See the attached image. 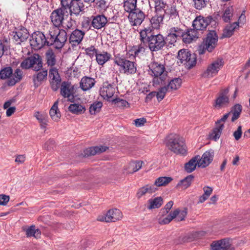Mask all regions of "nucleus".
I'll return each instance as SVG.
<instances>
[{
    "label": "nucleus",
    "instance_id": "nucleus-1",
    "mask_svg": "<svg viewBox=\"0 0 250 250\" xmlns=\"http://www.w3.org/2000/svg\"><path fill=\"white\" fill-rule=\"evenodd\" d=\"M141 42L147 44L151 52L161 50L166 44L164 37L160 34H154L153 30L150 27L145 28L139 33Z\"/></svg>",
    "mask_w": 250,
    "mask_h": 250
},
{
    "label": "nucleus",
    "instance_id": "nucleus-2",
    "mask_svg": "<svg viewBox=\"0 0 250 250\" xmlns=\"http://www.w3.org/2000/svg\"><path fill=\"white\" fill-rule=\"evenodd\" d=\"M153 1L165 18L172 21H177L180 20L179 12L181 6L178 1H167L166 0H153Z\"/></svg>",
    "mask_w": 250,
    "mask_h": 250
},
{
    "label": "nucleus",
    "instance_id": "nucleus-3",
    "mask_svg": "<svg viewBox=\"0 0 250 250\" xmlns=\"http://www.w3.org/2000/svg\"><path fill=\"white\" fill-rule=\"evenodd\" d=\"M47 39L48 46L52 45L56 49H61L67 41V33L63 29L52 27L48 31Z\"/></svg>",
    "mask_w": 250,
    "mask_h": 250
},
{
    "label": "nucleus",
    "instance_id": "nucleus-4",
    "mask_svg": "<svg viewBox=\"0 0 250 250\" xmlns=\"http://www.w3.org/2000/svg\"><path fill=\"white\" fill-rule=\"evenodd\" d=\"M148 66L149 74L154 77L153 85L156 86L165 84V77L167 75L165 65L160 62L153 61Z\"/></svg>",
    "mask_w": 250,
    "mask_h": 250
},
{
    "label": "nucleus",
    "instance_id": "nucleus-5",
    "mask_svg": "<svg viewBox=\"0 0 250 250\" xmlns=\"http://www.w3.org/2000/svg\"><path fill=\"white\" fill-rule=\"evenodd\" d=\"M114 62L119 66V71L127 75L135 74L137 71V64L127 60L124 56L117 54L115 56Z\"/></svg>",
    "mask_w": 250,
    "mask_h": 250
},
{
    "label": "nucleus",
    "instance_id": "nucleus-6",
    "mask_svg": "<svg viewBox=\"0 0 250 250\" xmlns=\"http://www.w3.org/2000/svg\"><path fill=\"white\" fill-rule=\"evenodd\" d=\"M218 37L215 30H209L206 37L203 40L201 44L198 47L199 55L204 54L206 51L211 52L216 47Z\"/></svg>",
    "mask_w": 250,
    "mask_h": 250
},
{
    "label": "nucleus",
    "instance_id": "nucleus-7",
    "mask_svg": "<svg viewBox=\"0 0 250 250\" xmlns=\"http://www.w3.org/2000/svg\"><path fill=\"white\" fill-rule=\"evenodd\" d=\"M167 146L171 151L177 154H187V147L183 138L178 136L170 138L166 143Z\"/></svg>",
    "mask_w": 250,
    "mask_h": 250
},
{
    "label": "nucleus",
    "instance_id": "nucleus-8",
    "mask_svg": "<svg viewBox=\"0 0 250 250\" xmlns=\"http://www.w3.org/2000/svg\"><path fill=\"white\" fill-rule=\"evenodd\" d=\"M177 59L181 63L185 65L189 69L195 66L197 62L196 55L191 54L187 49H181L178 51Z\"/></svg>",
    "mask_w": 250,
    "mask_h": 250
},
{
    "label": "nucleus",
    "instance_id": "nucleus-9",
    "mask_svg": "<svg viewBox=\"0 0 250 250\" xmlns=\"http://www.w3.org/2000/svg\"><path fill=\"white\" fill-rule=\"evenodd\" d=\"M20 66L22 69H28L32 67L34 70L38 71L42 67V59L38 54H34L24 59Z\"/></svg>",
    "mask_w": 250,
    "mask_h": 250
},
{
    "label": "nucleus",
    "instance_id": "nucleus-10",
    "mask_svg": "<svg viewBox=\"0 0 250 250\" xmlns=\"http://www.w3.org/2000/svg\"><path fill=\"white\" fill-rule=\"evenodd\" d=\"M217 23L216 16H209L207 17H197L193 21L192 26L197 32L198 30H204L209 24L215 25Z\"/></svg>",
    "mask_w": 250,
    "mask_h": 250
},
{
    "label": "nucleus",
    "instance_id": "nucleus-11",
    "mask_svg": "<svg viewBox=\"0 0 250 250\" xmlns=\"http://www.w3.org/2000/svg\"><path fill=\"white\" fill-rule=\"evenodd\" d=\"M224 64V62L223 59H217L208 66L207 69L202 73V77L209 79L213 77L218 74Z\"/></svg>",
    "mask_w": 250,
    "mask_h": 250
},
{
    "label": "nucleus",
    "instance_id": "nucleus-12",
    "mask_svg": "<svg viewBox=\"0 0 250 250\" xmlns=\"http://www.w3.org/2000/svg\"><path fill=\"white\" fill-rule=\"evenodd\" d=\"M47 38L48 34L45 36L40 31L34 32L30 40V45L35 49H41L44 46H48Z\"/></svg>",
    "mask_w": 250,
    "mask_h": 250
},
{
    "label": "nucleus",
    "instance_id": "nucleus-13",
    "mask_svg": "<svg viewBox=\"0 0 250 250\" xmlns=\"http://www.w3.org/2000/svg\"><path fill=\"white\" fill-rule=\"evenodd\" d=\"M68 14V11L65 10L60 7L53 10L50 16L51 22L53 24L52 27L59 28L62 25L64 20V15Z\"/></svg>",
    "mask_w": 250,
    "mask_h": 250
},
{
    "label": "nucleus",
    "instance_id": "nucleus-14",
    "mask_svg": "<svg viewBox=\"0 0 250 250\" xmlns=\"http://www.w3.org/2000/svg\"><path fill=\"white\" fill-rule=\"evenodd\" d=\"M229 89L227 88L222 89L218 93L213 106L218 109L228 106L229 103Z\"/></svg>",
    "mask_w": 250,
    "mask_h": 250
},
{
    "label": "nucleus",
    "instance_id": "nucleus-15",
    "mask_svg": "<svg viewBox=\"0 0 250 250\" xmlns=\"http://www.w3.org/2000/svg\"><path fill=\"white\" fill-rule=\"evenodd\" d=\"M60 94L68 101L74 102L75 101L74 86L68 82H63L61 84Z\"/></svg>",
    "mask_w": 250,
    "mask_h": 250
},
{
    "label": "nucleus",
    "instance_id": "nucleus-16",
    "mask_svg": "<svg viewBox=\"0 0 250 250\" xmlns=\"http://www.w3.org/2000/svg\"><path fill=\"white\" fill-rule=\"evenodd\" d=\"M122 218V213L118 209L114 208L109 210L105 214L99 216L98 220L106 222H116Z\"/></svg>",
    "mask_w": 250,
    "mask_h": 250
},
{
    "label": "nucleus",
    "instance_id": "nucleus-17",
    "mask_svg": "<svg viewBox=\"0 0 250 250\" xmlns=\"http://www.w3.org/2000/svg\"><path fill=\"white\" fill-rule=\"evenodd\" d=\"M68 10H69V15L71 17L70 20L72 21V17H79L84 11L83 2L82 0H75L67 8Z\"/></svg>",
    "mask_w": 250,
    "mask_h": 250
},
{
    "label": "nucleus",
    "instance_id": "nucleus-18",
    "mask_svg": "<svg viewBox=\"0 0 250 250\" xmlns=\"http://www.w3.org/2000/svg\"><path fill=\"white\" fill-rule=\"evenodd\" d=\"M144 12L138 8L135 10L134 12L129 13L128 16V20L132 26H135L141 25L145 19Z\"/></svg>",
    "mask_w": 250,
    "mask_h": 250
},
{
    "label": "nucleus",
    "instance_id": "nucleus-19",
    "mask_svg": "<svg viewBox=\"0 0 250 250\" xmlns=\"http://www.w3.org/2000/svg\"><path fill=\"white\" fill-rule=\"evenodd\" d=\"M214 155V152L212 149H210L205 151L201 157L199 156V159L198 160V167L205 168L208 166L213 161Z\"/></svg>",
    "mask_w": 250,
    "mask_h": 250
},
{
    "label": "nucleus",
    "instance_id": "nucleus-20",
    "mask_svg": "<svg viewBox=\"0 0 250 250\" xmlns=\"http://www.w3.org/2000/svg\"><path fill=\"white\" fill-rule=\"evenodd\" d=\"M49 77L51 79V86L53 91H57L60 87L61 79L58 73V69L54 67H51L49 72Z\"/></svg>",
    "mask_w": 250,
    "mask_h": 250
},
{
    "label": "nucleus",
    "instance_id": "nucleus-21",
    "mask_svg": "<svg viewBox=\"0 0 250 250\" xmlns=\"http://www.w3.org/2000/svg\"><path fill=\"white\" fill-rule=\"evenodd\" d=\"M11 36L17 44H20L21 42H23L28 39L29 33L26 28L22 27L19 29H16L12 32Z\"/></svg>",
    "mask_w": 250,
    "mask_h": 250
},
{
    "label": "nucleus",
    "instance_id": "nucleus-22",
    "mask_svg": "<svg viewBox=\"0 0 250 250\" xmlns=\"http://www.w3.org/2000/svg\"><path fill=\"white\" fill-rule=\"evenodd\" d=\"M210 247V250H233L229 240L226 239L213 241Z\"/></svg>",
    "mask_w": 250,
    "mask_h": 250
},
{
    "label": "nucleus",
    "instance_id": "nucleus-23",
    "mask_svg": "<svg viewBox=\"0 0 250 250\" xmlns=\"http://www.w3.org/2000/svg\"><path fill=\"white\" fill-rule=\"evenodd\" d=\"M155 15L150 20V22L152 25L151 28H158L161 24L163 23L164 19L165 18L161 11L159 9L157 6L154 4Z\"/></svg>",
    "mask_w": 250,
    "mask_h": 250
},
{
    "label": "nucleus",
    "instance_id": "nucleus-24",
    "mask_svg": "<svg viewBox=\"0 0 250 250\" xmlns=\"http://www.w3.org/2000/svg\"><path fill=\"white\" fill-rule=\"evenodd\" d=\"M85 32L81 30L76 29L71 34L69 40L72 46L79 45L83 39Z\"/></svg>",
    "mask_w": 250,
    "mask_h": 250
},
{
    "label": "nucleus",
    "instance_id": "nucleus-25",
    "mask_svg": "<svg viewBox=\"0 0 250 250\" xmlns=\"http://www.w3.org/2000/svg\"><path fill=\"white\" fill-rule=\"evenodd\" d=\"M92 26L96 29H100L104 27L107 22V18L103 15L92 16Z\"/></svg>",
    "mask_w": 250,
    "mask_h": 250
},
{
    "label": "nucleus",
    "instance_id": "nucleus-26",
    "mask_svg": "<svg viewBox=\"0 0 250 250\" xmlns=\"http://www.w3.org/2000/svg\"><path fill=\"white\" fill-rule=\"evenodd\" d=\"M108 149L107 146H100L88 147L84 151V156L88 157L104 152Z\"/></svg>",
    "mask_w": 250,
    "mask_h": 250
},
{
    "label": "nucleus",
    "instance_id": "nucleus-27",
    "mask_svg": "<svg viewBox=\"0 0 250 250\" xmlns=\"http://www.w3.org/2000/svg\"><path fill=\"white\" fill-rule=\"evenodd\" d=\"M95 83L94 79L85 76L81 79L80 85L83 91H87L91 89L94 85Z\"/></svg>",
    "mask_w": 250,
    "mask_h": 250
},
{
    "label": "nucleus",
    "instance_id": "nucleus-28",
    "mask_svg": "<svg viewBox=\"0 0 250 250\" xmlns=\"http://www.w3.org/2000/svg\"><path fill=\"white\" fill-rule=\"evenodd\" d=\"M23 72L19 68H17L13 75L12 78H9L6 83L8 86H14L16 83L20 82L22 78Z\"/></svg>",
    "mask_w": 250,
    "mask_h": 250
},
{
    "label": "nucleus",
    "instance_id": "nucleus-29",
    "mask_svg": "<svg viewBox=\"0 0 250 250\" xmlns=\"http://www.w3.org/2000/svg\"><path fill=\"white\" fill-rule=\"evenodd\" d=\"M197 38V33L193 29H188L186 32L184 31L182 40L186 43H190L195 38Z\"/></svg>",
    "mask_w": 250,
    "mask_h": 250
},
{
    "label": "nucleus",
    "instance_id": "nucleus-30",
    "mask_svg": "<svg viewBox=\"0 0 250 250\" xmlns=\"http://www.w3.org/2000/svg\"><path fill=\"white\" fill-rule=\"evenodd\" d=\"M157 190L158 188L154 187V185H146L138 189L136 194V196L138 198H140L146 193H152Z\"/></svg>",
    "mask_w": 250,
    "mask_h": 250
},
{
    "label": "nucleus",
    "instance_id": "nucleus-31",
    "mask_svg": "<svg viewBox=\"0 0 250 250\" xmlns=\"http://www.w3.org/2000/svg\"><path fill=\"white\" fill-rule=\"evenodd\" d=\"M46 64L48 66L54 67L56 63V56L54 51L49 49L45 54Z\"/></svg>",
    "mask_w": 250,
    "mask_h": 250
},
{
    "label": "nucleus",
    "instance_id": "nucleus-32",
    "mask_svg": "<svg viewBox=\"0 0 250 250\" xmlns=\"http://www.w3.org/2000/svg\"><path fill=\"white\" fill-rule=\"evenodd\" d=\"M110 57L111 55L107 52L98 51L96 53V60L98 64L103 65L110 59Z\"/></svg>",
    "mask_w": 250,
    "mask_h": 250
},
{
    "label": "nucleus",
    "instance_id": "nucleus-33",
    "mask_svg": "<svg viewBox=\"0 0 250 250\" xmlns=\"http://www.w3.org/2000/svg\"><path fill=\"white\" fill-rule=\"evenodd\" d=\"M239 28L238 22H233L227 25L223 30L222 37L229 38L232 36L235 29Z\"/></svg>",
    "mask_w": 250,
    "mask_h": 250
},
{
    "label": "nucleus",
    "instance_id": "nucleus-34",
    "mask_svg": "<svg viewBox=\"0 0 250 250\" xmlns=\"http://www.w3.org/2000/svg\"><path fill=\"white\" fill-rule=\"evenodd\" d=\"M224 127V124L216 125V127L212 129L211 132L209 134V138L214 141L218 140L220 137Z\"/></svg>",
    "mask_w": 250,
    "mask_h": 250
},
{
    "label": "nucleus",
    "instance_id": "nucleus-35",
    "mask_svg": "<svg viewBox=\"0 0 250 250\" xmlns=\"http://www.w3.org/2000/svg\"><path fill=\"white\" fill-rule=\"evenodd\" d=\"M58 101H56L49 111V115L51 119L56 122H58L61 117V113L58 108Z\"/></svg>",
    "mask_w": 250,
    "mask_h": 250
},
{
    "label": "nucleus",
    "instance_id": "nucleus-36",
    "mask_svg": "<svg viewBox=\"0 0 250 250\" xmlns=\"http://www.w3.org/2000/svg\"><path fill=\"white\" fill-rule=\"evenodd\" d=\"M199 159V155L196 156L191 159L188 163L185 165V169L188 173H190L194 171L198 166V161Z\"/></svg>",
    "mask_w": 250,
    "mask_h": 250
},
{
    "label": "nucleus",
    "instance_id": "nucleus-37",
    "mask_svg": "<svg viewBox=\"0 0 250 250\" xmlns=\"http://www.w3.org/2000/svg\"><path fill=\"white\" fill-rule=\"evenodd\" d=\"M194 176L192 175H188L184 179L180 180L177 184L176 187L177 188H181V189H186L191 185Z\"/></svg>",
    "mask_w": 250,
    "mask_h": 250
},
{
    "label": "nucleus",
    "instance_id": "nucleus-38",
    "mask_svg": "<svg viewBox=\"0 0 250 250\" xmlns=\"http://www.w3.org/2000/svg\"><path fill=\"white\" fill-rule=\"evenodd\" d=\"M115 92V89L111 84L104 87L101 91V95L104 98L110 99L112 97Z\"/></svg>",
    "mask_w": 250,
    "mask_h": 250
},
{
    "label": "nucleus",
    "instance_id": "nucleus-39",
    "mask_svg": "<svg viewBox=\"0 0 250 250\" xmlns=\"http://www.w3.org/2000/svg\"><path fill=\"white\" fill-rule=\"evenodd\" d=\"M124 7L125 10L129 14L134 12L135 10L138 9L137 7V0H127L124 2Z\"/></svg>",
    "mask_w": 250,
    "mask_h": 250
},
{
    "label": "nucleus",
    "instance_id": "nucleus-40",
    "mask_svg": "<svg viewBox=\"0 0 250 250\" xmlns=\"http://www.w3.org/2000/svg\"><path fill=\"white\" fill-rule=\"evenodd\" d=\"M242 110V106L239 104H235L231 107L230 113H232V117L231 118V122H234L240 116Z\"/></svg>",
    "mask_w": 250,
    "mask_h": 250
},
{
    "label": "nucleus",
    "instance_id": "nucleus-41",
    "mask_svg": "<svg viewBox=\"0 0 250 250\" xmlns=\"http://www.w3.org/2000/svg\"><path fill=\"white\" fill-rule=\"evenodd\" d=\"M148 202L149 205L147 208L151 209L159 208L163 203V200L161 197H157L154 199H150Z\"/></svg>",
    "mask_w": 250,
    "mask_h": 250
},
{
    "label": "nucleus",
    "instance_id": "nucleus-42",
    "mask_svg": "<svg viewBox=\"0 0 250 250\" xmlns=\"http://www.w3.org/2000/svg\"><path fill=\"white\" fill-rule=\"evenodd\" d=\"M69 111L75 114H81L83 113L85 110V107L78 104H71L68 107Z\"/></svg>",
    "mask_w": 250,
    "mask_h": 250
},
{
    "label": "nucleus",
    "instance_id": "nucleus-43",
    "mask_svg": "<svg viewBox=\"0 0 250 250\" xmlns=\"http://www.w3.org/2000/svg\"><path fill=\"white\" fill-rule=\"evenodd\" d=\"M23 230L26 232V235L28 237L34 236L35 238H38L40 237L41 231L39 229H36L34 225H32Z\"/></svg>",
    "mask_w": 250,
    "mask_h": 250
},
{
    "label": "nucleus",
    "instance_id": "nucleus-44",
    "mask_svg": "<svg viewBox=\"0 0 250 250\" xmlns=\"http://www.w3.org/2000/svg\"><path fill=\"white\" fill-rule=\"evenodd\" d=\"M177 211L171 212L167 217L165 218H160L158 219V222L160 225H166L170 223L173 219L175 218L178 214Z\"/></svg>",
    "mask_w": 250,
    "mask_h": 250
},
{
    "label": "nucleus",
    "instance_id": "nucleus-45",
    "mask_svg": "<svg viewBox=\"0 0 250 250\" xmlns=\"http://www.w3.org/2000/svg\"><path fill=\"white\" fill-rule=\"evenodd\" d=\"M47 76V70L46 69H42V71L38 72L36 75L33 76V82L35 84L36 82H41L46 79Z\"/></svg>",
    "mask_w": 250,
    "mask_h": 250
},
{
    "label": "nucleus",
    "instance_id": "nucleus-46",
    "mask_svg": "<svg viewBox=\"0 0 250 250\" xmlns=\"http://www.w3.org/2000/svg\"><path fill=\"white\" fill-rule=\"evenodd\" d=\"M172 180V178L169 177H160L156 179L153 185L155 187L165 186L169 183Z\"/></svg>",
    "mask_w": 250,
    "mask_h": 250
},
{
    "label": "nucleus",
    "instance_id": "nucleus-47",
    "mask_svg": "<svg viewBox=\"0 0 250 250\" xmlns=\"http://www.w3.org/2000/svg\"><path fill=\"white\" fill-rule=\"evenodd\" d=\"M182 83V79L179 78H176L171 79L167 84L170 90H177L181 85Z\"/></svg>",
    "mask_w": 250,
    "mask_h": 250
},
{
    "label": "nucleus",
    "instance_id": "nucleus-48",
    "mask_svg": "<svg viewBox=\"0 0 250 250\" xmlns=\"http://www.w3.org/2000/svg\"><path fill=\"white\" fill-rule=\"evenodd\" d=\"M233 8L232 6H229L224 10L222 18L225 22H229L233 15Z\"/></svg>",
    "mask_w": 250,
    "mask_h": 250
},
{
    "label": "nucleus",
    "instance_id": "nucleus-49",
    "mask_svg": "<svg viewBox=\"0 0 250 250\" xmlns=\"http://www.w3.org/2000/svg\"><path fill=\"white\" fill-rule=\"evenodd\" d=\"M13 74V70L11 67L8 66L4 67L1 69L0 71V78L1 79L4 80L7 78L8 79L10 76H12Z\"/></svg>",
    "mask_w": 250,
    "mask_h": 250
},
{
    "label": "nucleus",
    "instance_id": "nucleus-50",
    "mask_svg": "<svg viewBox=\"0 0 250 250\" xmlns=\"http://www.w3.org/2000/svg\"><path fill=\"white\" fill-rule=\"evenodd\" d=\"M145 46H147V44H144L141 42V43L138 45L133 46L131 51L132 53H133L135 57L137 56L140 53H143L145 52Z\"/></svg>",
    "mask_w": 250,
    "mask_h": 250
},
{
    "label": "nucleus",
    "instance_id": "nucleus-51",
    "mask_svg": "<svg viewBox=\"0 0 250 250\" xmlns=\"http://www.w3.org/2000/svg\"><path fill=\"white\" fill-rule=\"evenodd\" d=\"M103 106V104L101 102H96L91 104L89 107V112L91 115H94L96 113L100 112Z\"/></svg>",
    "mask_w": 250,
    "mask_h": 250
},
{
    "label": "nucleus",
    "instance_id": "nucleus-52",
    "mask_svg": "<svg viewBox=\"0 0 250 250\" xmlns=\"http://www.w3.org/2000/svg\"><path fill=\"white\" fill-rule=\"evenodd\" d=\"M169 32L178 39L182 38L184 30L178 27H173L169 29Z\"/></svg>",
    "mask_w": 250,
    "mask_h": 250
},
{
    "label": "nucleus",
    "instance_id": "nucleus-53",
    "mask_svg": "<svg viewBox=\"0 0 250 250\" xmlns=\"http://www.w3.org/2000/svg\"><path fill=\"white\" fill-rule=\"evenodd\" d=\"M94 3L95 7L100 11H104L107 7L105 0H96Z\"/></svg>",
    "mask_w": 250,
    "mask_h": 250
},
{
    "label": "nucleus",
    "instance_id": "nucleus-54",
    "mask_svg": "<svg viewBox=\"0 0 250 250\" xmlns=\"http://www.w3.org/2000/svg\"><path fill=\"white\" fill-rule=\"evenodd\" d=\"M194 7L196 9L201 10L205 7L209 0H193Z\"/></svg>",
    "mask_w": 250,
    "mask_h": 250
},
{
    "label": "nucleus",
    "instance_id": "nucleus-55",
    "mask_svg": "<svg viewBox=\"0 0 250 250\" xmlns=\"http://www.w3.org/2000/svg\"><path fill=\"white\" fill-rule=\"evenodd\" d=\"M81 25L83 29L88 31L92 26V19L88 17L84 18L82 21Z\"/></svg>",
    "mask_w": 250,
    "mask_h": 250
},
{
    "label": "nucleus",
    "instance_id": "nucleus-56",
    "mask_svg": "<svg viewBox=\"0 0 250 250\" xmlns=\"http://www.w3.org/2000/svg\"><path fill=\"white\" fill-rule=\"evenodd\" d=\"M174 211H177L178 212L177 216L175 218L177 221L184 220L187 214V209H185L183 210H180L179 209H176Z\"/></svg>",
    "mask_w": 250,
    "mask_h": 250
},
{
    "label": "nucleus",
    "instance_id": "nucleus-57",
    "mask_svg": "<svg viewBox=\"0 0 250 250\" xmlns=\"http://www.w3.org/2000/svg\"><path fill=\"white\" fill-rule=\"evenodd\" d=\"M85 52L87 55L89 56L91 58H92L94 56H96V53H97L98 51L94 46L91 45L86 48L85 49Z\"/></svg>",
    "mask_w": 250,
    "mask_h": 250
},
{
    "label": "nucleus",
    "instance_id": "nucleus-58",
    "mask_svg": "<svg viewBox=\"0 0 250 250\" xmlns=\"http://www.w3.org/2000/svg\"><path fill=\"white\" fill-rule=\"evenodd\" d=\"M35 116L41 124H44V127H46L47 122L46 116L43 115L38 112L35 113Z\"/></svg>",
    "mask_w": 250,
    "mask_h": 250
},
{
    "label": "nucleus",
    "instance_id": "nucleus-59",
    "mask_svg": "<svg viewBox=\"0 0 250 250\" xmlns=\"http://www.w3.org/2000/svg\"><path fill=\"white\" fill-rule=\"evenodd\" d=\"M174 36L175 35H173L169 32L166 38L165 39L166 41V44L167 43L168 44H173L176 42L177 40L178 39Z\"/></svg>",
    "mask_w": 250,
    "mask_h": 250
},
{
    "label": "nucleus",
    "instance_id": "nucleus-60",
    "mask_svg": "<svg viewBox=\"0 0 250 250\" xmlns=\"http://www.w3.org/2000/svg\"><path fill=\"white\" fill-rule=\"evenodd\" d=\"M115 103L118 104V106L120 107L124 108L125 107H129V103L125 100L121 99L120 98H116L113 100Z\"/></svg>",
    "mask_w": 250,
    "mask_h": 250
},
{
    "label": "nucleus",
    "instance_id": "nucleus-61",
    "mask_svg": "<svg viewBox=\"0 0 250 250\" xmlns=\"http://www.w3.org/2000/svg\"><path fill=\"white\" fill-rule=\"evenodd\" d=\"M60 7L67 11V8L75 0H60Z\"/></svg>",
    "mask_w": 250,
    "mask_h": 250
},
{
    "label": "nucleus",
    "instance_id": "nucleus-62",
    "mask_svg": "<svg viewBox=\"0 0 250 250\" xmlns=\"http://www.w3.org/2000/svg\"><path fill=\"white\" fill-rule=\"evenodd\" d=\"M242 135V126H238L237 130L233 132V135L236 141L239 140Z\"/></svg>",
    "mask_w": 250,
    "mask_h": 250
},
{
    "label": "nucleus",
    "instance_id": "nucleus-63",
    "mask_svg": "<svg viewBox=\"0 0 250 250\" xmlns=\"http://www.w3.org/2000/svg\"><path fill=\"white\" fill-rule=\"evenodd\" d=\"M142 161H136L131 164V166L132 167L133 172H136L139 170L142 166Z\"/></svg>",
    "mask_w": 250,
    "mask_h": 250
},
{
    "label": "nucleus",
    "instance_id": "nucleus-64",
    "mask_svg": "<svg viewBox=\"0 0 250 250\" xmlns=\"http://www.w3.org/2000/svg\"><path fill=\"white\" fill-rule=\"evenodd\" d=\"M134 122V125L137 127H140L144 125V124L146 122V120L145 118H141L135 119Z\"/></svg>",
    "mask_w": 250,
    "mask_h": 250
}]
</instances>
